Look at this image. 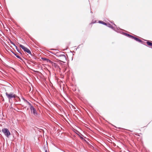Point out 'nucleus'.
<instances>
[{"instance_id": "6", "label": "nucleus", "mask_w": 152, "mask_h": 152, "mask_svg": "<svg viewBox=\"0 0 152 152\" xmlns=\"http://www.w3.org/2000/svg\"><path fill=\"white\" fill-rule=\"evenodd\" d=\"M23 50H24V51L27 52L28 53L30 54L31 55V51L27 48L25 47V49Z\"/></svg>"}, {"instance_id": "2", "label": "nucleus", "mask_w": 152, "mask_h": 152, "mask_svg": "<svg viewBox=\"0 0 152 152\" xmlns=\"http://www.w3.org/2000/svg\"><path fill=\"white\" fill-rule=\"evenodd\" d=\"M2 132L7 137H9L10 135L11 134L10 132L7 129H2Z\"/></svg>"}, {"instance_id": "15", "label": "nucleus", "mask_w": 152, "mask_h": 152, "mask_svg": "<svg viewBox=\"0 0 152 152\" xmlns=\"http://www.w3.org/2000/svg\"><path fill=\"white\" fill-rule=\"evenodd\" d=\"M43 59H44V60H45L46 59H45V58H43Z\"/></svg>"}, {"instance_id": "5", "label": "nucleus", "mask_w": 152, "mask_h": 152, "mask_svg": "<svg viewBox=\"0 0 152 152\" xmlns=\"http://www.w3.org/2000/svg\"><path fill=\"white\" fill-rule=\"evenodd\" d=\"M10 43L13 45H14L15 47H16V48L17 50V51H18V52L19 53H20L21 54H22L21 53V52H20V50H19L18 48V47L17 46H16L15 44L13 42H12L11 41H10Z\"/></svg>"}, {"instance_id": "12", "label": "nucleus", "mask_w": 152, "mask_h": 152, "mask_svg": "<svg viewBox=\"0 0 152 152\" xmlns=\"http://www.w3.org/2000/svg\"><path fill=\"white\" fill-rule=\"evenodd\" d=\"M147 43L149 46H152V43L149 41L147 42Z\"/></svg>"}, {"instance_id": "8", "label": "nucleus", "mask_w": 152, "mask_h": 152, "mask_svg": "<svg viewBox=\"0 0 152 152\" xmlns=\"http://www.w3.org/2000/svg\"><path fill=\"white\" fill-rule=\"evenodd\" d=\"M23 99L24 100V101L26 103H27V104H28V105H29L30 107L31 106H32L31 104L29 102H28L27 100H26V99H24V98H23Z\"/></svg>"}, {"instance_id": "13", "label": "nucleus", "mask_w": 152, "mask_h": 152, "mask_svg": "<svg viewBox=\"0 0 152 152\" xmlns=\"http://www.w3.org/2000/svg\"><path fill=\"white\" fill-rule=\"evenodd\" d=\"M20 47L22 48V49L23 50L25 49V47L23 45H20Z\"/></svg>"}, {"instance_id": "10", "label": "nucleus", "mask_w": 152, "mask_h": 152, "mask_svg": "<svg viewBox=\"0 0 152 152\" xmlns=\"http://www.w3.org/2000/svg\"><path fill=\"white\" fill-rule=\"evenodd\" d=\"M99 22L100 23H101V24H103L104 25H107V23H106L102 21H99Z\"/></svg>"}, {"instance_id": "16", "label": "nucleus", "mask_w": 152, "mask_h": 152, "mask_svg": "<svg viewBox=\"0 0 152 152\" xmlns=\"http://www.w3.org/2000/svg\"><path fill=\"white\" fill-rule=\"evenodd\" d=\"M45 152H48V151H47V150H46Z\"/></svg>"}, {"instance_id": "17", "label": "nucleus", "mask_w": 152, "mask_h": 152, "mask_svg": "<svg viewBox=\"0 0 152 152\" xmlns=\"http://www.w3.org/2000/svg\"><path fill=\"white\" fill-rule=\"evenodd\" d=\"M74 109H75V108L74 107Z\"/></svg>"}, {"instance_id": "9", "label": "nucleus", "mask_w": 152, "mask_h": 152, "mask_svg": "<svg viewBox=\"0 0 152 152\" xmlns=\"http://www.w3.org/2000/svg\"><path fill=\"white\" fill-rule=\"evenodd\" d=\"M59 57H63V60H66V58L65 55H59Z\"/></svg>"}, {"instance_id": "4", "label": "nucleus", "mask_w": 152, "mask_h": 152, "mask_svg": "<svg viewBox=\"0 0 152 152\" xmlns=\"http://www.w3.org/2000/svg\"><path fill=\"white\" fill-rule=\"evenodd\" d=\"M30 109L31 110V113L35 116H37V113L35 109L33 107V106H31Z\"/></svg>"}, {"instance_id": "3", "label": "nucleus", "mask_w": 152, "mask_h": 152, "mask_svg": "<svg viewBox=\"0 0 152 152\" xmlns=\"http://www.w3.org/2000/svg\"><path fill=\"white\" fill-rule=\"evenodd\" d=\"M124 34L125 35H126L128 37L132 38V39H134V40H135L137 42H141L142 43V42H143L142 41V40H141L140 39H138L137 37H134L132 35H130V34H127L126 33H124Z\"/></svg>"}, {"instance_id": "1", "label": "nucleus", "mask_w": 152, "mask_h": 152, "mask_svg": "<svg viewBox=\"0 0 152 152\" xmlns=\"http://www.w3.org/2000/svg\"><path fill=\"white\" fill-rule=\"evenodd\" d=\"M6 95L7 97L8 98L9 100V101H10V100L12 98H15L17 96L13 93L11 92L10 94L8 93L7 92L6 93Z\"/></svg>"}, {"instance_id": "11", "label": "nucleus", "mask_w": 152, "mask_h": 152, "mask_svg": "<svg viewBox=\"0 0 152 152\" xmlns=\"http://www.w3.org/2000/svg\"><path fill=\"white\" fill-rule=\"evenodd\" d=\"M107 27L111 28L113 29V27L112 25L110 24H107V25H106Z\"/></svg>"}, {"instance_id": "7", "label": "nucleus", "mask_w": 152, "mask_h": 152, "mask_svg": "<svg viewBox=\"0 0 152 152\" xmlns=\"http://www.w3.org/2000/svg\"><path fill=\"white\" fill-rule=\"evenodd\" d=\"M12 53L14 54V55L17 57L18 58L20 59V60H23V59L22 58L20 57L19 56H18V53H14L13 52H12Z\"/></svg>"}, {"instance_id": "18", "label": "nucleus", "mask_w": 152, "mask_h": 152, "mask_svg": "<svg viewBox=\"0 0 152 152\" xmlns=\"http://www.w3.org/2000/svg\"><path fill=\"white\" fill-rule=\"evenodd\" d=\"M114 26H115V24H114Z\"/></svg>"}, {"instance_id": "14", "label": "nucleus", "mask_w": 152, "mask_h": 152, "mask_svg": "<svg viewBox=\"0 0 152 152\" xmlns=\"http://www.w3.org/2000/svg\"><path fill=\"white\" fill-rule=\"evenodd\" d=\"M54 66L56 67L58 66L57 64L56 63H54Z\"/></svg>"}]
</instances>
